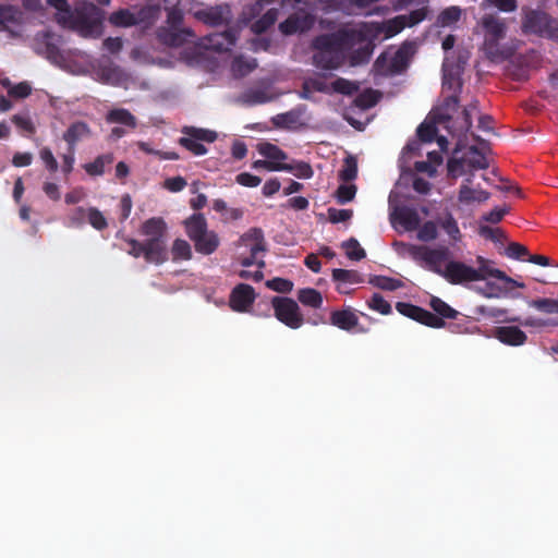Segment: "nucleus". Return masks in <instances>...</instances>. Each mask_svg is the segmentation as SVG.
Masks as SVG:
<instances>
[{
  "label": "nucleus",
  "mask_w": 558,
  "mask_h": 558,
  "mask_svg": "<svg viewBox=\"0 0 558 558\" xmlns=\"http://www.w3.org/2000/svg\"><path fill=\"white\" fill-rule=\"evenodd\" d=\"M451 252L448 246L414 247V257L424 263L425 268L454 286H468L480 281L481 276L474 267L461 260L450 259Z\"/></svg>",
  "instance_id": "1"
},
{
  "label": "nucleus",
  "mask_w": 558,
  "mask_h": 558,
  "mask_svg": "<svg viewBox=\"0 0 558 558\" xmlns=\"http://www.w3.org/2000/svg\"><path fill=\"white\" fill-rule=\"evenodd\" d=\"M361 38L362 34L354 29L316 36L312 43L315 50L314 65L323 70L338 69L343 61V51L351 48Z\"/></svg>",
  "instance_id": "2"
},
{
  "label": "nucleus",
  "mask_w": 558,
  "mask_h": 558,
  "mask_svg": "<svg viewBox=\"0 0 558 558\" xmlns=\"http://www.w3.org/2000/svg\"><path fill=\"white\" fill-rule=\"evenodd\" d=\"M184 226L185 232L197 253L208 256L218 250L220 238L217 232L208 229L207 220L203 214H193L184 221Z\"/></svg>",
  "instance_id": "3"
},
{
  "label": "nucleus",
  "mask_w": 558,
  "mask_h": 558,
  "mask_svg": "<svg viewBox=\"0 0 558 558\" xmlns=\"http://www.w3.org/2000/svg\"><path fill=\"white\" fill-rule=\"evenodd\" d=\"M105 12L96 4L85 0L78 1L73 31L85 38H97L102 33Z\"/></svg>",
  "instance_id": "4"
},
{
  "label": "nucleus",
  "mask_w": 558,
  "mask_h": 558,
  "mask_svg": "<svg viewBox=\"0 0 558 558\" xmlns=\"http://www.w3.org/2000/svg\"><path fill=\"white\" fill-rule=\"evenodd\" d=\"M521 31L525 35L551 39L557 37L555 31H558V20L544 10L523 8Z\"/></svg>",
  "instance_id": "5"
},
{
  "label": "nucleus",
  "mask_w": 558,
  "mask_h": 558,
  "mask_svg": "<svg viewBox=\"0 0 558 558\" xmlns=\"http://www.w3.org/2000/svg\"><path fill=\"white\" fill-rule=\"evenodd\" d=\"M241 244L248 248V255H240L239 263L243 267L257 265L259 269L265 267V262L258 258L266 251L264 233L258 228L250 229L240 238Z\"/></svg>",
  "instance_id": "6"
},
{
  "label": "nucleus",
  "mask_w": 558,
  "mask_h": 558,
  "mask_svg": "<svg viewBox=\"0 0 558 558\" xmlns=\"http://www.w3.org/2000/svg\"><path fill=\"white\" fill-rule=\"evenodd\" d=\"M275 317L291 329H299L304 324L303 314L293 299L274 296L271 299Z\"/></svg>",
  "instance_id": "7"
},
{
  "label": "nucleus",
  "mask_w": 558,
  "mask_h": 558,
  "mask_svg": "<svg viewBox=\"0 0 558 558\" xmlns=\"http://www.w3.org/2000/svg\"><path fill=\"white\" fill-rule=\"evenodd\" d=\"M182 133L185 136L179 138V144L195 156L207 153V148L201 142L213 143L217 138L216 132L195 126H184Z\"/></svg>",
  "instance_id": "8"
},
{
  "label": "nucleus",
  "mask_w": 558,
  "mask_h": 558,
  "mask_svg": "<svg viewBox=\"0 0 558 558\" xmlns=\"http://www.w3.org/2000/svg\"><path fill=\"white\" fill-rule=\"evenodd\" d=\"M126 243L130 245L128 253L135 258L143 256L146 263L155 265H161L168 260L167 248L159 247L154 241L140 242L128 239Z\"/></svg>",
  "instance_id": "9"
},
{
  "label": "nucleus",
  "mask_w": 558,
  "mask_h": 558,
  "mask_svg": "<svg viewBox=\"0 0 558 558\" xmlns=\"http://www.w3.org/2000/svg\"><path fill=\"white\" fill-rule=\"evenodd\" d=\"M316 17L311 12L300 9L291 13L283 22L279 24V31L286 36L296 33L308 32L315 24Z\"/></svg>",
  "instance_id": "10"
},
{
  "label": "nucleus",
  "mask_w": 558,
  "mask_h": 558,
  "mask_svg": "<svg viewBox=\"0 0 558 558\" xmlns=\"http://www.w3.org/2000/svg\"><path fill=\"white\" fill-rule=\"evenodd\" d=\"M481 25L485 32V47L493 53V50L498 46V41L506 36V23L495 14H485L481 20Z\"/></svg>",
  "instance_id": "11"
},
{
  "label": "nucleus",
  "mask_w": 558,
  "mask_h": 558,
  "mask_svg": "<svg viewBox=\"0 0 558 558\" xmlns=\"http://www.w3.org/2000/svg\"><path fill=\"white\" fill-rule=\"evenodd\" d=\"M396 308L401 315L432 328H442L446 325L445 320L434 313L411 303L398 302Z\"/></svg>",
  "instance_id": "12"
},
{
  "label": "nucleus",
  "mask_w": 558,
  "mask_h": 558,
  "mask_svg": "<svg viewBox=\"0 0 558 558\" xmlns=\"http://www.w3.org/2000/svg\"><path fill=\"white\" fill-rule=\"evenodd\" d=\"M194 16L213 27L228 25L232 21L231 8L226 3L197 10Z\"/></svg>",
  "instance_id": "13"
},
{
  "label": "nucleus",
  "mask_w": 558,
  "mask_h": 558,
  "mask_svg": "<svg viewBox=\"0 0 558 558\" xmlns=\"http://www.w3.org/2000/svg\"><path fill=\"white\" fill-rule=\"evenodd\" d=\"M239 37V31L230 27L220 33H211L204 37V46L216 52L230 51Z\"/></svg>",
  "instance_id": "14"
},
{
  "label": "nucleus",
  "mask_w": 558,
  "mask_h": 558,
  "mask_svg": "<svg viewBox=\"0 0 558 558\" xmlns=\"http://www.w3.org/2000/svg\"><path fill=\"white\" fill-rule=\"evenodd\" d=\"M375 69L383 75H392L401 73L408 66V54L403 49L396 51L395 56L388 60L385 53H381L375 61Z\"/></svg>",
  "instance_id": "15"
},
{
  "label": "nucleus",
  "mask_w": 558,
  "mask_h": 558,
  "mask_svg": "<svg viewBox=\"0 0 558 558\" xmlns=\"http://www.w3.org/2000/svg\"><path fill=\"white\" fill-rule=\"evenodd\" d=\"M256 299L255 290L246 283H239L233 288L230 294L229 304L235 312H246Z\"/></svg>",
  "instance_id": "16"
},
{
  "label": "nucleus",
  "mask_w": 558,
  "mask_h": 558,
  "mask_svg": "<svg viewBox=\"0 0 558 558\" xmlns=\"http://www.w3.org/2000/svg\"><path fill=\"white\" fill-rule=\"evenodd\" d=\"M158 39L169 47H181L196 37L190 28L160 27L157 32Z\"/></svg>",
  "instance_id": "17"
},
{
  "label": "nucleus",
  "mask_w": 558,
  "mask_h": 558,
  "mask_svg": "<svg viewBox=\"0 0 558 558\" xmlns=\"http://www.w3.org/2000/svg\"><path fill=\"white\" fill-rule=\"evenodd\" d=\"M23 22L22 11L11 4H0V31L8 32L12 37L19 34L13 27L20 26Z\"/></svg>",
  "instance_id": "18"
},
{
  "label": "nucleus",
  "mask_w": 558,
  "mask_h": 558,
  "mask_svg": "<svg viewBox=\"0 0 558 558\" xmlns=\"http://www.w3.org/2000/svg\"><path fill=\"white\" fill-rule=\"evenodd\" d=\"M166 230H167L166 222L163 221L162 218H159V217H154V218L147 219L142 225V229H141L142 233L144 235L148 236V239L146 241H154V242L158 243V246L161 248H166V244H165V240H163Z\"/></svg>",
  "instance_id": "19"
},
{
  "label": "nucleus",
  "mask_w": 558,
  "mask_h": 558,
  "mask_svg": "<svg viewBox=\"0 0 558 558\" xmlns=\"http://www.w3.org/2000/svg\"><path fill=\"white\" fill-rule=\"evenodd\" d=\"M495 337L501 343L511 347L523 345L527 340L526 333L523 330H521L518 326L497 327L495 329Z\"/></svg>",
  "instance_id": "20"
},
{
  "label": "nucleus",
  "mask_w": 558,
  "mask_h": 558,
  "mask_svg": "<svg viewBox=\"0 0 558 558\" xmlns=\"http://www.w3.org/2000/svg\"><path fill=\"white\" fill-rule=\"evenodd\" d=\"M459 107V97L457 95L448 96L445 98L439 112L435 117V121L442 124L451 134L453 128L457 126V121L451 125L452 117L451 111H457Z\"/></svg>",
  "instance_id": "21"
},
{
  "label": "nucleus",
  "mask_w": 558,
  "mask_h": 558,
  "mask_svg": "<svg viewBox=\"0 0 558 558\" xmlns=\"http://www.w3.org/2000/svg\"><path fill=\"white\" fill-rule=\"evenodd\" d=\"M330 324L342 330L350 331L357 326L359 317L351 307H347L331 312Z\"/></svg>",
  "instance_id": "22"
},
{
  "label": "nucleus",
  "mask_w": 558,
  "mask_h": 558,
  "mask_svg": "<svg viewBox=\"0 0 558 558\" xmlns=\"http://www.w3.org/2000/svg\"><path fill=\"white\" fill-rule=\"evenodd\" d=\"M90 135V129L86 122L76 121L72 123L63 133V140L66 142L71 150H75V145L83 138Z\"/></svg>",
  "instance_id": "23"
},
{
  "label": "nucleus",
  "mask_w": 558,
  "mask_h": 558,
  "mask_svg": "<svg viewBox=\"0 0 558 558\" xmlns=\"http://www.w3.org/2000/svg\"><path fill=\"white\" fill-rule=\"evenodd\" d=\"M107 123L121 124L130 130H134L137 126V120L128 109L114 108L106 114Z\"/></svg>",
  "instance_id": "24"
},
{
  "label": "nucleus",
  "mask_w": 558,
  "mask_h": 558,
  "mask_svg": "<svg viewBox=\"0 0 558 558\" xmlns=\"http://www.w3.org/2000/svg\"><path fill=\"white\" fill-rule=\"evenodd\" d=\"M397 220L403 226L407 231L417 230L421 223V218L417 211L411 207H400L396 210Z\"/></svg>",
  "instance_id": "25"
},
{
  "label": "nucleus",
  "mask_w": 558,
  "mask_h": 558,
  "mask_svg": "<svg viewBox=\"0 0 558 558\" xmlns=\"http://www.w3.org/2000/svg\"><path fill=\"white\" fill-rule=\"evenodd\" d=\"M462 159L464 165L473 170H484L489 167L486 156L474 145L468 148Z\"/></svg>",
  "instance_id": "26"
},
{
  "label": "nucleus",
  "mask_w": 558,
  "mask_h": 558,
  "mask_svg": "<svg viewBox=\"0 0 558 558\" xmlns=\"http://www.w3.org/2000/svg\"><path fill=\"white\" fill-rule=\"evenodd\" d=\"M437 223L448 234L453 243L461 241L462 233L451 213L447 211L444 216L438 217Z\"/></svg>",
  "instance_id": "27"
},
{
  "label": "nucleus",
  "mask_w": 558,
  "mask_h": 558,
  "mask_svg": "<svg viewBox=\"0 0 558 558\" xmlns=\"http://www.w3.org/2000/svg\"><path fill=\"white\" fill-rule=\"evenodd\" d=\"M113 161L114 155L112 153H107L97 156L94 161L85 163L83 168L87 174L92 177H100L105 173L106 167L110 166Z\"/></svg>",
  "instance_id": "28"
},
{
  "label": "nucleus",
  "mask_w": 558,
  "mask_h": 558,
  "mask_svg": "<svg viewBox=\"0 0 558 558\" xmlns=\"http://www.w3.org/2000/svg\"><path fill=\"white\" fill-rule=\"evenodd\" d=\"M478 275L481 276L480 281L487 280L488 278H496L501 281L505 277V272L500 269L495 268L494 263L489 259L484 258L483 256H477L476 258Z\"/></svg>",
  "instance_id": "29"
},
{
  "label": "nucleus",
  "mask_w": 558,
  "mask_h": 558,
  "mask_svg": "<svg viewBox=\"0 0 558 558\" xmlns=\"http://www.w3.org/2000/svg\"><path fill=\"white\" fill-rule=\"evenodd\" d=\"M477 107L478 102L474 100L463 109L462 117L457 121V126L453 128L452 135L461 137L470 131L472 128L471 111L477 110Z\"/></svg>",
  "instance_id": "30"
},
{
  "label": "nucleus",
  "mask_w": 558,
  "mask_h": 558,
  "mask_svg": "<svg viewBox=\"0 0 558 558\" xmlns=\"http://www.w3.org/2000/svg\"><path fill=\"white\" fill-rule=\"evenodd\" d=\"M258 153L268 159V161L282 162L288 159V155L279 146L264 142L257 145Z\"/></svg>",
  "instance_id": "31"
},
{
  "label": "nucleus",
  "mask_w": 558,
  "mask_h": 558,
  "mask_svg": "<svg viewBox=\"0 0 558 558\" xmlns=\"http://www.w3.org/2000/svg\"><path fill=\"white\" fill-rule=\"evenodd\" d=\"M278 9H269L265 14H263L258 20H256L251 25V31L256 34L260 35L268 31L277 21L278 19Z\"/></svg>",
  "instance_id": "32"
},
{
  "label": "nucleus",
  "mask_w": 558,
  "mask_h": 558,
  "mask_svg": "<svg viewBox=\"0 0 558 558\" xmlns=\"http://www.w3.org/2000/svg\"><path fill=\"white\" fill-rule=\"evenodd\" d=\"M280 171L293 173L299 179H311L314 171L308 162L294 161L293 163L281 162Z\"/></svg>",
  "instance_id": "33"
},
{
  "label": "nucleus",
  "mask_w": 558,
  "mask_h": 558,
  "mask_svg": "<svg viewBox=\"0 0 558 558\" xmlns=\"http://www.w3.org/2000/svg\"><path fill=\"white\" fill-rule=\"evenodd\" d=\"M298 300L303 305L312 308H320L323 304V296L320 292L313 288L300 289L298 292Z\"/></svg>",
  "instance_id": "34"
},
{
  "label": "nucleus",
  "mask_w": 558,
  "mask_h": 558,
  "mask_svg": "<svg viewBox=\"0 0 558 558\" xmlns=\"http://www.w3.org/2000/svg\"><path fill=\"white\" fill-rule=\"evenodd\" d=\"M490 194L484 190H474L469 185H461L459 191V201L462 203H472V202H486L489 198Z\"/></svg>",
  "instance_id": "35"
},
{
  "label": "nucleus",
  "mask_w": 558,
  "mask_h": 558,
  "mask_svg": "<svg viewBox=\"0 0 558 558\" xmlns=\"http://www.w3.org/2000/svg\"><path fill=\"white\" fill-rule=\"evenodd\" d=\"M429 305L436 313L435 315L441 318L442 320L444 318L456 319L459 315L458 311L452 308L449 304H447L438 296H432Z\"/></svg>",
  "instance_id": "36"
},
{
  "label": "nucleus",
  "mask_w": 558,
  "mask_h": 558,
  "mask_svg": "<svg viewBox=\"0 0 558 558\" xmlns=\"http://www.w3.org/2000/svg\"><path fill=\"white\" fill-rule=\"evenodd\" d=\"M477 292L486 299H500L508 295L509 288L504 282L499 284L487 281L484 287L477 289Z\"/></svg>",
  "instance_id": "37"
},
{
  "label": "nucleus",
  "mask_w": 558,
  "mask_h": 558,
  "mask_svg": "<svg viewBox=\"0 0 558 558\" xmlns=\"http://www.w3.org/2000/svg\"><path fill=\"white\" fill-rule=\"evenodd\" d=\"M109 22L119 27H130L136 25L135 13L128 9H120L109 16Z\"/></svg>",
  "instance_id": "38"
},
{
  "label": "nucleus",
  "mask_w": 558,
  "mask_h": 558,
  "mask_svg": "<svg viewBox=\"0 0 558 558\" xmlns=\"http://www.w3.org/2000/svg\"><path fill=\"white\" fill-rule=\"evenodd\" d=\"M11 121L25 135H33L36 133V126L28 111L12 116Z\"/></svg>",
  "instance_id": "39"
},
{
  "label": "nucleus",
  "mask_w": 558,
  "mask_h": 558,
  "mask_svg": "<svg viewBox=\"0 0 558 558\" xmlns=\"http://www.w3.org/2000/svg\"><path fill=\"white\" fill-rule=\"evenodd\" d=\"M172 260H190L192 258V248L187 241L175 239L171 248Z\"/></svg>",
  "instance_id": "40"
},
{
  "label": "nucleus",
  "mask_w": 558,
  "mask_h": 558,
  "mask_svg": "<svg viewBox=\"0 0 558 558\" xmlns=\"http://www.w3.org/2000/svg\"><path fill=\"white\" fill-rule=\"evenodd\" d=\"M332 280L344 283H362L364 281L362 275L352 269L336 268L331 274Z\"/></svg>",
  "instance_id": "41"
},
{
  "label": "nucleus",
  "mask_w": 558,
  "mask_h": 558,
  "mask_svg": "<svg viewBox=\"0 0 558 558\" xmlns=\"http://www.w3.org/2000/svg\"><path fill=\"white\" fill-rule=\"evenodd\" d=\"M369 283L385 291H395L403 287L401 280L387 276H373L369 279Z\"/></svg>",
  "instance_id": "42"
},
{
  "label": "nucleus",
  "mask_w": 558,
  "mask_h": 558,
  "mask_svg": "<svg viewBox=\"0 0 558 558\" xmlns=\"http://www.w3.org/2000/svg\"><path fill=\"white\" fill-rule=\"evenodd\" d=\"M159 12V7L147 5L142 8L135 13L136 25H151L158 19Z\"/></svg>",
  "instance_id": "43"
},
{
  "label": "nucleus",
  "mask_w": 558,
  "mask_h": 558,
  "mask_svg": "<svg viewBox=\"0 0 558 558\" xmlns=\"http://www.w3.org/2000/svg\"><path fill=\"white\" fill-rule=\"evenodd\" d=\"M342 247L345 250V255L351 260H361L366 256L363 247H361L359 241L354 238L342 243Z\"/></svg>",
  "instance_id": "44"
},
{
  "label": "nucleus",
  "mask_w": 558,
  "mask_h": 558,
  "mask_svg": "<svg viewBox=\"0 0 558 558\" xmlns=\"http://www.w3.org/2000/svg\"><path fill=\"white\" fill-rule=\"evenodd\" d=\"M437 221H425L418 227L417 239L422 242H432L438 238Z\"/></svg>",
  "instance_id": "45"
},
{
  "label": "nucleus",
  "mask_w": 558,
  "mask_h": 558,
  "mask_svg": "<svg viewBox=\"0 0 558 558\" xmlns=\"http://www.w3.org/2000/svg\"><path fill=\"white\" fill-rule=\"evenodd\" d=\"M86 220L97 231H102V230L107 229V227H108V221H107L106 217L96 207H89L87 209Z\"/></svg>",
  "instance_id": "46"
},
{
  "label": "nucleus",
  "mask_w": 558,
  "mask_h": 558,
  "mask_svg": "<svg viewBox=\"0 0 558 558\" xmlns=\"http://www.w3.org/2000/svg\"><path fill=\"white\" fill-rule=\"evenodd\" d=\"M461 9L459 7H449L440 12L438 16V23L441 26H450L457 23L461 17Z\"/></svg>",
  "instance_id": "47"
},
{
  "label": "nucleus",
  "mask_w": 558,
  "mask_h": 558,
  "mask_svg": "<svg viewBox=\"0 0 558 558\" xmlns=\"http://www.w3.org/2000/svg\"><path fill=\"white\" fill-rule=\"evenodd\" d=\"M75 15H76V7L72 11L69 5L68 8H64L62 10L58 11V13L56 14V21L62 27L73 31L74 23H75Z\"/></svg>",
  "instance_id": "48"
},
{
  "label": "nucleus",
  "mask_w": 558,
  "mask_h": 558,
  "mask_svg": "<svg viewBox=\"0 0 558 558\" xmlns=\"http://www.w3.org/2000/svg\"><path fill=\"white\" fill-rule=\"evenodd\" d=\"M331 87L335 92L347 96H351L359 90V85L356 83L342 77L335 80L331 83Z\"/></svg>",
  "instance_id": "49"
},
{
  "label": "nucleus",
  "mask_w": 558,
  "mask_h": 558,
  "mask_svg": "<svg viewBox=\"0 0 558 558\" xmlns=\"http://www.w3.org/2000/svg\"><path fill=\"white\" fill-rule=\"evenodd\" d=\"M378 101L377 92L374 89H366L359 94L354 100L355 105L362 109L374 107Z\"/></svg>",
  "instance_id": "50"
},
{
  "label": "nucleus",
  "mask_w": 558,
  "mask_h": 558,
  "mask_svg": "<svg viewBox=\"0 0 558 558\" xmlns=\"http://www.w3.org/2000/svg\"><path fill=\"white\" fill-rule=\"evenodd\" d=\"M367 305L373 311H376L383 315H388L391 313V305L379 293H374L367 301Z\"/></svg>",
  "instance_id": "51"
},
{
  "label": "nucleus",
  "mask_w": 558,
  "mask_h": 558,
  "mask_svg": "<svg viewBox=\"0 0 558 558\" xmlns=\"http://www.w3.org/2000/svg\"><path fill=\"white\" fill-rule=\"evenodd\" d=\"M529 304L530 306L548 314L558 313V300L546 298L536 299L532 300Z\"/></svg>",
  "instance_id": "52"
},
{
  "label": "nucleus",
  "mask_w": 558,
  "mask_h": 558,
  "mask_svg": "<svg viewBox=\"0 0 558 558\" xmlns=\"http://www.w3.org/2000/svg\"><path fill=\"white\" fill-rule=\"evenodd\" d=\"M356 194V186L354 184H341L336 191V199L339 204H347L351 202Z\"/></svg>",
  "instance_id": "53"
},
{
  "label": "nucleus",
  "mask_w": 558,
  "mask_h": 558,
  "mask_svg": "<svg viewBox=\"0 0 558 558\" xmlns=\"http://www.w3.org/2000/svg\"><path fill=\"white\" fill-rule=\"evenodd\" d=\"M256 68L255 60L247 61L242 58L234 59L232 63V71L235 75L245 76Z\"/></svg>",
  "instance_id": "54"
},
{
  "label": "nucleus",
  "mask_w": 558,
  "mask_h": 558,
  "mask_svg": "<svg viewBox=\"0 0 558 558\" xmlns=\"http://www.w3.org/2000/svg\"><path fill=\"white\" fill-rule=\"evenodd\" d=\"M266 286H267V288H269L276 292H279V293H289L293 289L292 281L284 279V278H280V277H276V278L268 280L266 282Z\"/></svg>",
  "instance_id": "55"
},
{
  "label": "nucleus",
  "mask_w": 558,
  "mask_h": 558,
  "mask_svg": "<svg viewBox=\"0 0 558 558\" xmlns=\"http://www.w3.org/2000/svg\"><path fill=\"white\" fill-rule=\"evenodd\" d=\"M506 254L509 258L524 260L529 257V250L518 242H511L506 248Z\"/></svg>",
  "instance_id": "56"
},
{
  "label": "nucleus",
  "mask_w": 558,
  "mask_h": 558,
  "mask_svg": "<svg viewBox=\"0 0 558 558\" xmlns=\"http://www.w3.org/2000/svg\"><path fill=\"white\" fill-rule=\"evenodd\" d=\"M437 128L433 123H422L416 130L418 138L424 143H432L436 136Z\"/></svg>",
  "instance_id": "57"
},
{
  "label": "nucleus",
  "mask_w": 558,
  "mask_h": 558,
  "mask_svg": "<svg viewBox=\"0 0 558 558\" xmlns=\"http://www.w3.org/2000/svg\"><path fill=\"white\" fill-rule=\"evenodd\" d=\"M352 216L353 211L351 209L328 208V219L331 223L345 222L350 220Z\"/></svg>",
  "instance_id": "58"
},
{
  "label": "nucleus",
  "mask_w": 558,
  "mask_h": 558,
  "mask_svg": "<svg viewBox=\"0 0 558 558\" xmlns=\"http://www.w3.org/2000/svg\"><path fill=\"white\" fill-rule=\"evenodd\" d=\"M373 52V47L371 44L365 45L353 51L351 59L353 64L366 63L369 61Z\"/></svg>",
  "instance_id": "59"
},
{
  "label": "nucleus",
  "mask_w": 558,
  "mask_h": 558,
  "mask_svg": "<svg viewBox=\"0 0 558 558\" xmlns=\"http://www.w3.org/2000/svg\"><path fill=\"white\" fill-rule=\"evenodd\" d=\"M357 174V166L353 159H347L345 165L339 172V178L342 181H352L356 178Z\"/></svg>",
  "instance_id": "60"
},
{
  "label": "nucleus",
  "mask_w": 558,
  "mask_h": 558,
  "mask_svg": "<svg viewBox=\"0 0 558 558\" xmlns=\"http://www.w3.org/2000/svg\"><path fill=\"white\" fill-rule=\"evenodd\" d=\"M32 94V86L28 82H21L9 88V96L23 99Z\"/></svg>",
  "instance_id": "61"
},
{
  "label": "nucleus",
  "mask_w": 558,
  "mask_h": 558,
  "mask_svg": "<svg viewBox=\"0 0 558 558\" xmlns=\"http://www.w3.org/2000/svg\"><path fill=\"white\" fill-rule=\"evenodd\" d=\"M39 156H40V159L43 160V162L45 163V167L47 168V170H49L50 172H56L58 170V167H59L58 161L54 158L50 148H48V147L41 148L39 151Z\"/></svg>",
  "instance_id": "62"
},
{
  "label": "nucleus",
  "mask_w": 558,
  "mask_h": 558,
  "mask_svg": "<svg viewBox=\"0 0 558 558\" xmlns=\"http://www.w3.org/2000/svg\"><path fill=\"white\" fill-rule=\"evenodd\" d=\"M235 182L246 187H256L260 184L262 179L248 172H241L235 177Z\"/></svg>",
  "instance_id": "63"
},
{
  "label": "nucleus",
  "mask_w": 558,
  "mask_h": 558,
  "mask_svg": "<svg viewBox=\"0 0 558 558\" xmlns=\"http://www.w3.org/2000/svg\"><path fill=\"white\" fill-rule=\"evenodd\" d=\"M45 53H46L47 59L49 61H51L52 63L58 64L64 60L60 48L53 43H49V41L46 43Z\"/></svg>",
  "instance_id": "64"
}]
</instances>
